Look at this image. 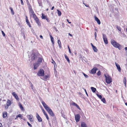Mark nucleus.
<instances>
[{
    "label": "nucleus",
    "mask_w": 127,
    "mask_h": 127,
    "mask_svg": "<svg viewBox=\"0 0 127 127\" xmlns=\"http://www.w3.org/2000/svg\"><path fill=\"white\" fill-rule=\"evenodd\" d=\"M111 42L112 45L115 47L118 48L119 50L120 49V45L114 40H111Z\"/></svg>",
    "instance_id": "obj_1"
},
{
    "label": "nucleus",
    "mask_w": 127,
    "mask_h": 127,
    "mask_svg": "<svg viewBox=\"0 0 127 127\" xmlns=\"http://www.w3.org/2000/svg\"><path fill=\"white\" fill-rule=\"evenodd\" d=\"M104 76L106 78V83L109 84L111 83L112 81V79L108 75L106 76L105 74Z\"/></svg>",
    "instance_id": "obj_2"
},
{
    "label": "nucleus",
    "mask_w": 127,
    "mask_h": 127,
    "mask_svg": "<svg viewBox=\"0 0 127 127\" xmlns=\"http://www.w3.org/2000/svg\"><path fill=\"white\" fill-rule=\"evenodd\" d=\"M44 71L43 69H40L37 73V75L39 76H43L44 75Z\"/></svg>",
    "instance_id": "obj_3"
},
{
    "label": "nucleus",
    "mask_w": 127,
    "mask_h": 127,
    "mask_svg": "<svg viewBox=\"0 0 127 127\" xmlns=\"http://www.w3.org/2000/svg\"><path fill=\"white\" fill-rule=\"evenodd\" d=\"M102 35L103 38L104 43L106 44H107L108 42L106 35L105 34H103Z\"/></svg>",
    "instance_id": "obj_4"
},
{
    "label": "nucleus",
    "mask_w": 127,
    "mask_h": 127,
    "mask_svg": "<svg viewBox=\"0 0 127 127\" xmlns=\"http://www.w3.org/2000/svg\"><path fill=\"white\" fill-rule=\"evenodd\" d=\"M75 120L76 122H78L79 121L80 118V116L79 114H77L75 115Z\"/></svg>",
    "instance_id": "obj_5"
},
{
    "label": "nucleus",
    "mask_w": 127,
    "mask_h": 127,
    "mask_svg": "<svg viewBox=\"0 0 127 127\" xmlns=\"http://www.w3.org/2000/svg\"><path fill=\"white\" fill-rule=\"evenodd\" d=\"M37 55H36V54H32V56L31 58V60L32 61H33L34 60H35L36 59L37 57Z\"/></svg>",
    "instance_id": "obj_6"
},
{
    "label": "nucleus",
    "mask_w": 127,
    "mask_h": 127,
    "mask_svg": "<svg viewBox=\"0 0 127 127\" xmlns=\"http://www.w3.org/2000/svg\"><path fill=\"white\" fill-rule=\"evenodd\" d=\"M97 70V68L95 67L91 71V73L94 74L96 73V71Z\"/></svg>",
    "instance_id": "obj_7"
},
{
    "label": "nucleus",
    "mask_w": 127,
    "mask_h": 127,
    "mask_svg": "<svg viewBox=\"0 0 127 127\" xmlns=\"http://www.w3.org/2000/svg\"><path fill=\"white\" fill-rule=\"evenodd\" d=\"M36 117L37 119L38 122H41L42 121V119L40 117L37 113H36Z\"/></svg>",
    "instance_id": "obj_8"
},
{
    "label": "nucleus",
    "mask_w": 127,
    "mask_h": 127,
    "mask_svg": "<svg viewBox=\"0 0 127 127\" xmlns=\"http://www.w3.org/2000/svg\"><path fill=\"white\" fill-rule=\"evenodd\" d=\"M71 104L72 105L76 106L78 109L80 110V108L79 106L75 103L73 101H72L71 103Z\"/></svg>",
    "instance_id": "obj_9"
},
{
    "label": "nucleus",
    "mask_w": 127,
    "mask_h": 127,
    "mask_svg": "<svg viewBox=\"0 0 127 127\" xmlns=\"http://www.w3.org/2000/svg\"><path fill=\"white\" fill-rule=\"evenodd\" d=\"M39 63L37 62L36 63L34 64L33 69H36L37 68V67L39 65Z\"/></svg>",
    "instance_id": "obj_10"
},
{
    "label": "nucleus",
    "mask_w": 127,
    "mask_h": 127,
    "mask_svg": "<svg viewBox=\"0 0 127 127\" xmlns=\"http://www.w3.org/2000/svg\"><path fill=\"white\" fill-rule=\"evenodd\" d=\"M115 64L118 71L119 72H120L121 71V68L120 66V65L119 64H118V63H117L116 62L115 63Z\"/></svg>",
    "instance_id": "obj_11"
},
{
    "label": "nucleus",
    "mask_w": 127,
    "mask_h": 127,
    "mask_svg": "<svg viewBox=\"0 0 127 127\" xmlns=\"http://www.w3.org/2000/svg\"><path fill=\"white\" fill-rule=\"evenodd\" d=\"M12 94L17 100H18L19 99V98L18 95L15 92H13L12 93Z\"/></svg>",
    "instance_id": "obj_12"
},
{
    "label": "nucleus",
    "mask_w": 127,
    "mask_h": 127,
    "mask_svg": "<svg viewBox=\"0 0 127 127\" xmlns=\"http://www.w3.org/2000/svg\"><path fill=\"white\" fill-rule=\"evenodd\" d=\"M95 18V20L96 21L97 23L99 25L100 24V22L99 20L96 17V16L94 17Z\"/></svg>",
    "instance_id": "obj_13"
},
{
    "label": "nucleus",
    "mask_w": 127,
    "mask_h": 127,
    "mask_svg": "<svg viewBox=\"0 0 127 127\" xmlns=\"http://www.w3.org/2000/svg\"><path fill=\"white\" fill-rule=\"evenodd\" d=\"M28 116H29V119L31 122H33V116L32 115H28Z\"/></svg>",
    "instance_id": "obj_14"
},
{
    "label": "nucleus",
    "mask_w": 127,
    "mask_h": 127,
    "mask_svg": "<svg viewBox=\"0 0 127 127\" xmlns=\"http://www.w3.org/2000/svg\"><path fill=\"white\" fill-rule=\"evenodd\" d=\"M42 103L43 106L45 108H46L47 107H48V105L45 103V102L43 101H42Z\"/></svg>",
    "instance_id": "obj_15"
},
{
    "label": "nucleus",
    "mask_w": 127,
    "mask_h": 127,
    "mask_svg": "<svg viewBox=\"0 0 127 127\" xmlns=\"http://www.w3.org/2000/svg\"><path fill=\"white\" fill-rule=\"evenodd\" d=\"M12 103H11V101L9 99L7 100L6 104L8 105V106H10Z\"/></svg>",
    "instance_id": "obj_16"
},
{
    "label": "nucleus",
    "mask_w": 127,
    "mask_h": 127,
    "mask_svg": "<svg viewBox=\"0 0 127 127\" xmlns=\"http://www.w3.org/2000/svg\"><path fill=\"white\" fill-rule=\"evenodd\" d=\"M34 20L36 22V23L39 25H40V24L39 21V20L38 18L37 17L35 19H34Z\"/></svg>",
    "instance_id": "obj_17"
},
{
    "label": "nucleus",
    "mask_w": 127,
    "mask_h": 127,
    "mask_svg": "<svg viewBox=\"0 0 127 127\" xmlns=\"http://www.w3.org/2000/svg\"><path fill=\"white\" fill-rule=\"evenodd\" d=\"M7 113L5 112L3 113V118H5L7 116Z\"/></svg>",
    "instance_id": "obj_18"
},
{
    "label": "nucleus",
    "mask_w": 127,
    "mask_h": 127,
    "mask_svg": "<svg viewBox=\"0 0 127 127\" xmlns=\"http://www.w3.org/2000/svg\"><path fill=\"white\" fill-rule=\"evenodd\" d=\"M50 37L51 39V40L53 44H54V38L50 34Z\"/></svg>",
    "instance_id": "obj_19"
},
{
    "label": "nucleus",
    "mask_w": 127,
    "mask_h": 127,
    "mask_svg": "<svg viewBox=\"0 0 127 127\" xmlns=\"http://www.w3.org/2000/svg\"><path fill=\"white\" fill-rule=\"evenodd\" d=\"M64 56L65 59L69 63H70V61L68 57L65 54L64 55Z\"/></svg>",
    "instance_id": "obj_20"
},
{
    "label": "nucleus",
    "mask_w": 127,
    "mask_h": 127,
    "mask_svg": "<svg viewBox=\"0 0 127 127\" xmlns=\"http://www.w3.org/2000/svg\"><path fill=\"white\" fill-rule=\"evenodd\" d=\"M81 126L82 127H87L86 125L84 122H82L81 123Z\"/></svg>",
    "instance_id": "obj_21"
},
{
    "label": "nucleus",
    "mask_w": 127,
    "mask_h": 127,
    "mask_svg": "<svg viewBox=\"0 0 127 127\" xmlns=\"http://www.w3.org/2000/svg\"><path fill=\"white\" fill-rule=\"evenodd\" d=\"M49 76L48 75H45L43 77V79L44 80H46L48 77Z\"/></svg>",
    "instance_id": "obj_22"
},
{
    "label": "nucleus",
    "mask_w": 127,
    "mask_h": 127,
    "mask_svg": "<svg viewBox=\"0 0 127 127\" xmlns=\"http://www.w3.org/2000/svg\"><path fill=\"white\" fill-rule=\"evenodd\" d=\"M48 112L51 116H54V114L52 110L50 111V112Z\"/></svg>",
    "instance_id": "obj_23"
},
{
    "label": "nucleus",
    "mask_w": 127,
    "mask_h": 127,
    "mask_svg": "<svg viewBox=\"0 0 127 127\" xmlns=\"http://www.w3.org/2000/svg\"><path fill=\"white\" fill-rule=\"evenodd\" d=\"M23 116L21 114H19L18 115H17L16 116V118L15 119H16L18 117L20 118L21 119H22Z\"/></svg>",
    "instance_id": "obj_24"
},
{
    "label": "nucleus",
    "mask_w": 127,
    "mask_h": 127,
    "mask_svg": "<svg viewBox=\"0 0 127 127\" xmlns=\"http://www.w3.org/2000/svg\"><path fill=\"white\" fill-rule=\"evenodd\" d=\"M123 83H124L125 84V87H126V77H124V78Z\"/></svg>",
    "instance_id": "obj_25"
},
{
    "label": "nucleus",
    "mask_w": 127,
    "mask_h": 127,
    "mask_svg": "<svg viewBox=\"0 0 127 127\" xmlns=\"http://www.w3.org/2000/svg\"><path fill=\"white\" fill-rule=\"evenodd\" d=\"M19 106H20V108L23 111H24L25 110L23 108V107L22 106V105L21 104H19Z\"/></svg>",
    "instance_id": "obj_26"
},
{
    "label": "nucleus",
    "mask_w": 127,
    "mask_h": 127,
    "mask_svg": "<svg viewBox=\"0 0 127 127\" xmlns=\"http://www.w3.org/2000/svg\"><path fill=\"white\" fill-rule=\"evenodd\" d=\"M91 89L92 91L94 93L95 92V91H96V88L94 87H91Z\"/></svg>",
    "instance_id": "obj_27"
},
{
    "label": "nucleus",
    "mask_w": 127,
    "mask_h": 127,
    "mask_svg": "<svg viewBox=\"0 0 127 127\" xmlns=\"http://www.w3.org/2000/svg\"><path fill=\"white\" fill-rule=\"evenodd\" d=\"M92 48L94 52H97L98 51L97 49L96 48V47L95 46L94 47Z\"/></svg>",
    "instance_id": "obj_28"
},
{
    "label": "nucleus",
    "mask_w": 127,
    "mask_h": 127,
    "mask_svg": "<svg viewBox=\"0 0 127 127\" xmlns=\"http://www.w3.org/2000/svg\"><path fill=\"white\" fill-rule=\"evenodd\" d=\"M58 43L59 44V47L60 48L61 47V42L59 40H58Z\"/></svg>",
    "instance_id": "obj_29"
},
{
    "label": "nucleus",
    "mask_w": 127,
    "mask_h": 127,
    "mask_svg": "<svg viewBox=\"0 0 127 127\" xmlns=\"http://www.w3.org/2000/svg\"><path fill=\"white\" fill-rule=\"evenodd\" d=\"M45 109L47 111V112H50V111L51 110V109H50V107H49L48 106L45 108Z\"/></svg>",
    "instance_id": "obj_30"
},
{
    "label": "nucleus",
    "mask_w": 127,
    "mask_h": 127,
    "mask_svg": "<svg viewBox=\"0 0 127 127\" xmlns=\"http://www.w3.org/2000/svg\"><path fill=\"white\" fill-rule=\"evenodd\" d=\"M47 16L44 15V14H42V19H45L47 18Z\"/></svg>",
    "instance_id": "obj_31"
},
{
    "label": "nucleus",
    "mask_w": 127,
    "mask_h": 127,
    "mask_svg": "<svg viewBox=\"0 0 127 127\" xmlns=\"http://www.w3.org/2000/svg\"><path fill=\"white\" fill-rule=\"evenodd\" d=\"M10 9L11 10V13L12 15H14V12L12 8V7H10Z\"/></svg>",
    "instance_id": "obj_32"
},
{
    "label": "nucleus",
    "mask_w": 127,
    "mask_h": 127,
    "mask_svg": "<svg viewBox=\"0 0 127 127\" xmlns=\"http://www.w3.org/2000/svg\"><path fill=\"white\" fill-rule=\"evenodd\" d=\"M26 22L27 25L29 26L30 27H31V25H30V23L29 22L28 20H26Z\"/></svg>",
    "instance_id": "obj_33"
},
{
    "label": "nucleus",
    "mask_w": 127,
    "mask_h": 127,
    "mask_svg": "<svg viewBox=\"0 0 127 127\" xmlns=\"http://www.w3.org/2000/svg\"><path fill=\"white\" fill-rule=\"evenodd\" d=\"M57 11L58 12V16H60L61 14V12L58 9H57Z\"/></svg>",
    "instance_id": "obj_34"
},
{
    "label": "nucleus",
    "mask_w": 127,
    "mask_h": 127,
    "mask_svg": "<svg viewBox=\"0 0 127 127\" xmlns=\"http://www.w3.org/2000/svg\"><path fill=\"white\" fill-rule=\"evenodd\" d=\"M42 59L41 58H39V59H38V60L37 62H38L39 63H41L42 62Z\"/></svg>",
    "instance_id": "obj_35"
},
{
    "label": "nucleus",
    "mask_w": 127,
    "mask_h": 127,
    "mask_svg": "<svg viewBox=\"0 0 127 127\" xmlns=\"http://www.w3.org/2000/svg\"><path fill=\"white\" fill-rule=\"evenodd\" d=\"M30 13H31L32 14H34V12L33 10L31 8L30 10Z\"/></svg>",
    "instance_id": "obj_36"
},
{
    "label": "nucleus",
    "mask_w": 127,
    "mask_h": 127,
    "mask_svg": "<svg viewBox=\"0 0 127 127\" xmlns=\"http://www.w3.org/2000/svg\"><path fill=\"white\" fill-rule=\"evenodd\" d=\"M116 28L118 29V30L119 31H121V28L119 27H118V26H116Z\"/></svg>",
    "instance_id": "obj_37"
},
{
    "label": "nucleus",
    "mask_w": 127,
    "mask_h": 127,
    "mask_svg": "<svg viewBox=\"0 0 127 127\" xmlns=\"http://www.w3.org/2000/svg\"><path fill=\"white\" fill-rule=\"evenodd\" d=\"M38 3L39 6H42V3L41 2L38 1Z\"/></svg>",
    "instance_id": "obj_38"
},
{
    "label": "nucleus",
    "mask_w": 127,
    "mask_h": 127,
    "mask_svg": "<svg viewBox=\"0 0 127 127\" xmlns=\"http://www.w3.org/2000/svg\"><path fill=\"white\" fill-rule=\"evenodd\" d=\"M101 100L104 103H105V99L104 98H102L101 99Z\"/></svg>",
    "instance_id": "obj_39"
},
{
    "label": "nucleus",
    "mask_w": 127,
    "mask_h": 127,
    "mask_svg": "<svg viewBox=\"0 0 127 127\" xmlns=\"http://www.w3.org/2000/svg\"><path fill=\"white\" fill-rule=\"evenodd\" d=\"M32 15L33 17L34 18V19H35L37 17L34 14H33Z\"/></svg>",
    "instance_id": "obj_40"
},
{
    "label": "nucleus",
    "mask_w": 127,
    "mask_h": 127,
    "mask_svg": "<svg viewBox=\"0 0 127 127\" xmlns=\"http://www.w3.org/2000/svg\"><path fill=\"white\" fill-rule=\"evenodd\" d=\"M96 95H97L98 97L100 99H101L102 98V96L101 95H98V94H96Z\"/></svg>",
    "instance_id": "obj_41"
},
{
    "label": "nucleus",
    "mask_w": 127,
    "mask_h": 127,
    "mask_svg": "<svg viewBox=\"0 0 127 127\" xmlns=\"http://www.w3.org/2000/svg\"><path fill=\"white\" fill-rule=\"evenodd\" d=\"M83 73L85 78H87L88 77V75H86V74H85L84 73Z\"/></svg>",
    "instance_id": "obj_42"
},
{
    "label": "nucleus",
    "mask_w": 127,
    "mask_h": 127,
    "mask_svg": "<svg viewBox=\"0 0 127 127\" xmlns=\"http://www.w3.org/2000/svg\"><path fill=\"white\" fill-rule=\"evenodd\" d=\"M9 106H8V105H7L6 104L5 105V109H7L8 108Z\"/></svg>",
    "instance_id": "obj_43"
},
{
    "label": "nucleus",
    "mask_w": 127,
    "mask_h": 127,
    "mask_svg": "<svg viewBox=\"0 0 127 127\" xmlns=\"http://www.w3.org/2000/svg\"><path fill=\"white\" fill-rule=\"evenodd\" d=\"M27 4L28 6V7L29 8H30V7H31V6L29 2H27Z\"/></svg>",
    "instance_id": "obj_44"
},
{
    "label": "nucleus",
    "mask_w": 127,
    "mask_h": 127,
    "mask_svg": "<svg viewBox=\"0 0 127 127\" xmlns=\"http://www.w3.org/2000/svg\"><path fill=\"white\" fill-rule=\"evenodd\" d=\"M42 109V112L44 115L47 114L46 113L45 110L43 109Z\"/></svg>",
    "instance_id": "obj_45"
},
{
    "label": "nucleus",
    "mask_w": 127,
    "mask_h": 127,
    "mask_svg": "<svg viewBox=\"0 0 127 127\" xmlns=\"http://www.w3.org/2000/svg\"><path fill=\"white\" fill-rule=\"evenodd\" d=\"M1 32H2V34L4 36H5V33H4V32H3V31H1Z\"/></svg>",
    "instance_id": "obj_46"
},
{
    "label": "nucleus",
    "mask_w": 127,
    "mask_h": 127,
    "mask_svg": "<svg viewBox=\"0 0 127 127\" xmlns=\"http://www.w3.org/2000/svg\"><path fill=\"white\" fill-rule=\"evenodd\" d=\"M27 123L28 125L30 126V127H32V125L30 124L28 122H27Z\"/></svg>",
    "instance_id": "obj_47"
},
{
    "label": "nucleus",
    "mask_w": 127,
    "mask_h": 127,
    "mask_svg": "<svg viewBox=\"0 0 127 127\" xmlns=\"http://www.w3.org/2000/svg\"><path fill=\"white\" fill-rule=\"evenodd\" d=\"M97 75L100 76V75L101 73L100 71H99L97 73Z\"/></svg>",
    "instance_id": "obj_48"
},
{
    "label": "nucleus",
    "mask_w": 127,
    "mask_h": 127,
    "mask_svg": "<svg viewBox=\"0 0 127 127\" xmlns=\"http://www.w3.org/2000/svg\"><path fill=\"white\" fill-rule=\"evenodd\" d=\"M45 115V116L46 117V118L48 120L49 118L48 117V116L47 114H46Z\"/></svg>",
    "instance_id": "obj_49"
},
{
    "label": "nucleus",
    "mask_w": 127,
    "mask_h": 127,
    "mask_svg": "<svg viewBox=\"0 0 127 127\" xmlns=\"http://www.w3.org/2000/svg\"><path fill=\"white\" fill-rule=\"evenodd\" d=\"M97 35V33L96 32H95V38H96Z\"/></svg>",
    "instance_id": "obj_50"
},
{
    "label": "nucleus",
    "mask_w": 127,
    "mask_h": 127,
    "mask_svg": "<svg viewBox=\"0 0 127 127\" xmlns=\"http://www.w3.org/2000/svg\"><path fill=\"white\" fill-rule=\"evenodd\" d=\"M21 1V3L22 5H23L24 3L23 2V0H20Z\"/></svg>",
    "instance_id": "obj_51"
},
{
    "label": "nucleus",
    "mask_w": 127,
    "mask_h": 127,
    "mask_svg": "<svg viewBox=\"0 0 127 127\" xmlns=\"http://www.w3.org/2000/svg\"><path fill=\"white\" fill-rule=\"evenodd\" d=\"M66 21H67L68 22V23L69 24H70L71 23V22H69V20L68 19H66Z\"/></svg>",
    "instance_id": "obj_52"
},
{
    "label": "nucleus",
    "mask_w": 127,
    "mask_h": 127,
    "mask_svg": "<svg viewBox=\"0 0 127 127\" xmlns=\"http://www.w3.org/2000/svg\"><path fill=\"white\" fill-rule=\"evenodd\" d=\"M54 28L55 29L56 31H58V30L57 29H56L55 27H54Z\"/></svg>",
    "instance_id": "obj_53"
},
{
    "label": "nucleus",
    "mask_w": 127,
    "mask_h": 127,
    "mask_svg": "<svg viewBox=\"0 0 127 127\" xmlns=\"http://www.w3.org/2000/svg\"><path fill=\"white\" fill-rule=\"evenodd\" d=\"M85 91L86 93V95L88 96V94L87 92V91H86V89H85Z\"/></svg>",
    "instance_id": "obj_54"
},
{
    "label": "nucleus",
    "mask_w": 127,
    "mask_h": 127,
    "mask_svg": "<svg viewBox=\"0 0 127 127\" xmlns=\"http://www.w3.org/2000/svg\"><path fill=\"white\" fill-rule=\"evenodd\" d=\"M91 46H92V48H93L94 47V46H94V45H93V44H92V43H91Z\"/></svg>",
    "instance_id": "obj_55"
},
{
    "label": "nucleus",
    "mask_w": 127,
    "mask_h": 127,
    "mask_svg": "<svg viewBox=\"0 0 127 127\" xmlns=\"http://www.w3.org/2000/svg\"><path fill=\"white\" fill-rule=\"evenodd\" d=\"M40 37L41 38V39H43V36L42 35H40Z\"/></svg>",
    "instance_id": "obj_56"
},
{
    "label": "nucleus",
    "mask_w": 127,
    "mask_h": 127,
    "mask_svg": "<svg viewBox=\"0 0 127 127\" xmlns=\"http://www.w3.org/2000/svg\"><path fill=\"white\" fill-rule=\"evenodd\" d=\"M0 127H3L2 124L0 123Z\"/></svg>",
    "instance_id": "obj_57"
},
{
    "label": "nucleus",
    "mask_w": 127,
    "mask_h": 127,
    "mask_svg": "<svg viewBox=\"0 0 127 127\" xmlns=\"http://www.w3.org/2000/svg\"><path fill=\"white\" fill-rule=\"evenodd\" d=\"M52 60L53 61V62H52V63L53 64H54V63H55V61H53V60Z\"/></svg>",
    "instance_id": "obj_58"
},
{
    "label": "nucleus",
    "mask_w": 127,
    "mask_h": 127,
    "mask_svg": "<svg viewBox=\"0 0 127 127\" xmlns=\"http://www.w3.org/2000/svg\"><path fill=\"white\" fill-rule=\"evenodd\" d=\"M69 53L71 54V51H70V49H69Z\"/></svg>",
    "instance_id": "obj_59"
},
{
    "label": "nucleus",
    "mask_w": 127,
    "mask_h": 127,
    "mask_svg": "<svg viewBox=\"0 0 127 127\" xmlns=\"http://www.w3.org/2000/svg\"><path fill=\"white\" fill-rule=\"evenodd\" d=\"M68 34L69 36H72V35L71 34H70V33H68Z\"/></svg>",
    "instance_id": "obj_60"
},
{
    "label": "nucleus",
    "mask_w": 127,
    "mask_h": 127,
    "mask_svg": "<svg viewBox=\"0 0 127 127\" xmlns=\"http://www.w3.org/2000/svg\"><path fill=\"white\" fill-rule=\"evenodd\" d=\"M26 20H28V17H27V16H26Z\"/></svg>",
    "instance_id": "obj_61"
},
{
    "label": "nucleus",
    "mask_w": 127,
    "mask_h": 127,
    "mask_svg": "<svg viewBox=\"0 0 127 127\" xmlns=\"http://www.w3.org/2000/svg\"><path fill=\"white\" fill-rule=\"evenodd\" d=\"M45 19L46 20L47 22H49V20L47 17Z\"/></svg>",
    "instance_id": "obj_62"
},
{
    "label": "nucleus",
    "mask_w": 127,
    "mask_h": 127,
    "mask_svg": "<svg viewBox=\"0 0 127 127\" xmlns=\"http://www.w3.org/2000/svg\"><path fill=\"white\" fill-rule=\"evenodd\" d=\"M54 8V6H53L52 7V8H51V10H53Z\"/></svg>",
    "instance_id": "obj_63"
},
{
    "label": "nucleus",
    "mask_w": 127,
    "mask_h": 127,
    "mask_svg": "<svg viewBox=\"0 0 127 127\" xmlns=\"http://www.w3.org/2000/svg\"><path fill=\"white\" fill-rule=\"evenodd\" d=\"M125 50H127V47H125Z\"/></svg>",
    "instance_id": "obj_64"
}]
</instances>
